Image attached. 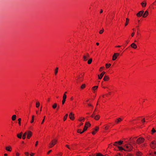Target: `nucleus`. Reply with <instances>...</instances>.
<instances>
[{"label":"nucleus","mask_w":156,"mask_h":156,"mask_svg":"<svg viewBox=\"0 0 156 156\" xmlns=\"http://www.w3.org/2000/svg\"><path fill=\"white\" fill-rule=\"evenodd\" d=\"M118 148L120 151L124 150L125 151L129 152L133 150V147L130 144H125L123 147H119Z\"/></svg>","instance_id":"nucleus-1"},{"label":"nucleus","mask_w":156,"mask_h":156,"mask_svg":"<svg viewBox=\"0 0 156 156\" xmlns=\"http://www.w3.org/2000/svg\"><path fill=\"white\" fill-rule=\"evenodd\" d=\"M144 139L142 137H140L138 138L136 140V143L138 144H140L144 142Z\"/></svg>","instance_id":"nucleus-2"},{"label":"nucleus","mask_w":156,"mask_h":156,"mask_svg":"<svg viewBox=\"0 0 156 156\" xmlns=\"http://www.w3.org/2000/svg\"><path fill=\"white\" fill-rule=\"evenodd\" d=\"M90 126L91 124L89 122H86L83 129V132H84L86 131L87 129L88 128L90 127Z\"/></svg>","instance_id":"nucleus-3"},{"label":"nucleus","mask_w":156,"mask_h":156,"mask_svg":"<svg viewBox=\"0 0 156 156\" xmlns=\"http://www.w3.org/2000/svg\"><path fill=\"white\" fill-rule=\"evenodd\" d=\"M151 147L152 149L156 148V140H154L151 141L150 144Z\"/></svg>","instance_id":"nucleus-4"},{"label":"nucleus","mask_w":156,"mask_h":156,"mask_svg":"<svg viewBox=\"0 0 156 156\" xmlns=\"http://www.w3.org/2000/svg\"><path fill=\"white\" fill-rule=\"evenodd\" d=\"M119 54L118 53H114L112 56V60L114 61L116 60L117 57L119 55Z\"/></svg>","instance_id":"nucleus-5"},{"label":"nucleus","mask_w":156,"mask_h":156,"mask_svg":"<svg viewBox=\"0 0 156 156\" xmlns=\"http://www.w3.org/2000/svg\"><path fill=\"white\" fill-rule=\"evenodd\" d=\"M85 119L83 117H80L79 118V122H80L81 123L79 124L80 126L82 125L83 124L82 122H84Z\"/></svg>","instance_id":"nucleus-6"},{"label":"nucleus","mask_w":156,"mask_h":156,"mask_svg":"<svg viewBox=\"0 0 156 156\" xmlns=\"http://www.w3.org/2000/svg\"><path fill=\"white\" fill-rule=\"evenodd\" d=\"M89 58V55L87 53L86 55H84L83 57V59L84 61H87Z\"/></svg>","instance_id":"nucleus-7"},{"label":"nucleus","mask_w":156,"mask_h":156,"mask_svg":"<svg viewBox=\"0 0 156 156\" xmlns=\"http://www.w3.org/2000/svg\"><path fill=\"white\" fill-rule=\"evenodd\" d=\"M99 127L98 126H96L95 128H94L92 132V134L94 135L95 134L97 131L99 129Z\"/></svg>","instance_id":"nucleus-8"},{"label":"nucleus","mask_w":156,"mask_h":156,"mask_svg":"<svg viewBox=\"0 0 156 156\" xmlns=\"http://www.w3.org/2000/svg\"><path fill=\"white\" fill-rule=\"evenodd\" d=\"M123 142V141L121 140H120L119 141H116L114 143L113 145L114 146H117V145H120L122 144Z\"/></svg>","instance_id":"nucleus-9"},{"label":"nucleus","mask_w":156,"mask_h":156,"mask_svg":"<svg viewBox=\"0 0 156 156\" xmlns=\"http://www.w3.org/2000/svg\"><path fill=\"white\" fill-rule=\"evenodd\" d=\"M105 73L104 71H103L100 74L98 75V78L99 79H101L103 77Z\"/></svg>","instance_id":"nucleus-10"},{"label":"nucleus","mask_w":156,"mask_h":156,"mask_svg":"<svg viewBox=\"0 0 156 156\" xmlns=\"http://www.w3.org/2000/svg\"><path fill=\"white\" fill-rule=\"evenodd\" d=\"M144 12V11L143 10L140 11L136 14V16L138 17H140L142 16H143Z\"/></svg>","instance_id":"nucleus-11"},{"label":"nucleus","mask_w":156,"mask_h":156,"mask_svg":"<svg viewBox=\"0 0 156 156\" xmlns=\"http://www.w3.org/2000/svg\"><path fill=\"white\" fill-rule=\"evenodd\" d=\"M122 120V119L121 118H119L115 120V122L116 124H117L119 123V122H121Z\"/></svg>","instance_id":"nucleus-12"},{"label":"nucleus","mask_w":156,"mask_h":156,"mask_svg":"<svg viewBox=\"0 0 156 156\" xmlns=\"http://www.w3.org/2000/svg\"><path fill=\"white\" fill-rule=\"evenodd\" d=\"M27 137L28 139H30L32 135V133L30 131H28L27 133Z\"/></svg>","instance_id":"nucleus-13"},{"label":"nucleus","mask_w":156,"mask_h":156,"mask_svg":"<svg viewBox=\"0 0 156 156\" xmlns=\"http://www.w3.org/2000/svg\"><path fill=\"white\" fill-rule=\"evenodd\" d=\"M66 95L65 94H64L63 97V100L62 101V104L63 105L66 99Z\"/></svg>","instance_id":"nucleus-14"},{"label":"nucleus","mask_w":156,"mask_h":156,"mask_svg":"<svg viewBox=\"0 0 156 156\" xmlns=\"http://www.w3.org/2000/svg\"><path fill=\"white\" fill-rule=\"evenodd\" d=\"M89 101V100H88L86 101V103H85L86 104H87V105L89 107L92 108V109L93 108V105H91L90 103L88 102V101Z\"/></svg>","instance_id":"nucleus-15"},{"label":"nucleus","mask_w":156,"mask_h":156,"mask_svg":"<svg viewBox=\"0 0 156 156\" xmlns=\"http://www.w3.org/2000/svg\"><path fill=\"white\" fill-rule=\"evenodd\" d=\"M136 156H141L142 154L140 151H137L136 153Z\"/></svg>","instance_id":"nucleus-16"},{"label":"nucleus","mask_w":156,"mask_h":156,"mask_svg":"<svg viewBox=\"0 0 156 156\" xmlns=\"http://www.w3.org/2000/svg\"><path fill=\"white\" fill-rule=\"evenodd\" d=\"M149 156H156V151H154V152H150Z\"/></svg>","instance_id":"nucleus-17"},{"label":"nucleus","mask_w":156,"mask_h":156,"mask_svg":"<svg viewBox=\"0 0 156 156\" xmlns=\"http://www.w3.org/2000/svg\"><path fill=\"white\" fill-rule=\"evenodd\" d=\"M148 14V11L147 10L144 13V14H143V17L144 18L146 17V16H147Z\"/></svg>","instance_id":"nucleus-18"},{"label":"nucleus","mask_w":156,"mask_h":156,"mask_svg":"<svg viewBox=\"0 0 156 156\" xmlns=\"http://www.w3.org/2000/svg\"><path fill=\"white\" fill-rule=\"evenodd\" d=\"M109 79V77H108V76H105L104 78V79H103V80H104V81H108Z\"/></svg>","instance_id":"nucleus-19"},{"label":"nucleus","mask_w":156,"mask_h":156,"mask_svg":"<svg viewBox=\"0 0 156 156\" xmlns=\"http://www.w3.org/2000/svg\"><path fill=\"white\" fill-rule=\"evenodd\" d=\"M5 149L8 151H11L12 150V148L10 146H9L6 147Z\"/></svg>","instance_id":"nucleus-20"},{"label":"nucleus","mask_w":156,"mask_h":156,"mask_svg":"<svg viewBox=\"0 0 156 156\" xmlns=\"http://www.w3.org/2000/svg\"><path fill=\"white\" fill-rule=\"evenodd\" d=\"M131 47L134 49H136L137 48V46L136 44L134 43L132 44L131 45Z\"/></svg>","instance_id":"nucleus-21"},{"label":"nucleus","mask_w":156,"mask_h":156,"mask_svg":"<svg viewBox=\"0 0 156 156\" xmlns=\"http://www.w3.org/2000/svg\"><path fill=\"white\" fill-rule=\"evenodd\" d=\"M55 145V144H53V141L52 140L51 142L49 144V147H50L51 148Z\"/></svg>","instance_id":"nucleus-22"},{"label":"nucleus","mask_w":156,"mask_h":156,"mask_svg":"<svg viewBox=\"0 0 156 156\" xmlns=\"http://www.w3.org/2000/svg\"><path fill=\"white\" fill-rule=\"evenodd\" d=\"M23 134V133L22 132H21L20 134H18L17 135V137L20 138L21 139L22 137V135Z\"/></svg>","instance_id":"nucleus-23"},{"label":"nucleus","mask_w":156,"mask_h":156,"mask_svg":"<svg viewBox=\"0 0 156 156\" xmlns=\"http://www.w3.org/2000/svg\"><path fill=\"white\" fill-rule=\"evenodd\" d=\"M100 118V116L99 115H97L95 116L94 119L95 120H98Z\"/></svg>","instance_id":"nucleus-24"},{"label":"nucleus","mask_w":156,"mask_h":156,"mask_svg":"<svg viewBox=\"0 0 156 156\" xmlns=\"http://www.w3.org/2000/svg\"><path fill=\"white\" fill-rule=\"evenodd\" d=\"M110 127V126L108 125H105V129L106 130H108L109 127Z\"/></svg>","instance_id":"nucleus-25"},{"label":"nucleus","mask_w":156,"mask_h":156,"mask_svg":"<svg viewBox=\"0 0 156 156\" xmlns=\"http://www.w3.org/2000/svg\"><path fill=\"white\" fill-rule=\"evenodd\" d=\"M84 73H81L79 75V78H82L84 75Z\"/></svg>","instance_id":"nucleus-26"},{"label":"nucleus","mask_w":156,"mask_h":156,"mask_svg":"<svg viewBox=\"0 0 156 156\" xmlns=\"http://www.w3.org/2000/svg\"><path fill=\"white\" fill-rule=\"evenodd\" d=\"M98 87V86H94L92 88V89L93 90H95L97 89Z\"/></svg>","instance_id":"nucleus-27"},{"label":"nucleus","mask_w":156,"mask_h":156,"mask_svg":"<svg viewBox=\"0 0 156 156\" xmlns=\"http://www.w3.org/2000/svg\"><path fill=\"white\" fill-rule=\"evenodd\" d=\"M57 106V104L56 103H54L53 105L52 106V107L53 109L55 108Z\"/></svg>","instance_id":"nucleus-28"},{"label":"nucleus","mask_w":156,"mask_h":156,"mask_svg":"<svg viewBox=\"0 0 156 156\" xmlns=\"http://www.w3.org/2000/svg\"><path fill=\"white\" fill-rule=\"evenodd\" d=\"M16 118V115H13L12 116V120L13 121L15 120Z\"/></svg>","instance_id":"nucleus-29"},{"label":"nucleus","mask_w":156,"mask_h":156,"mask_svg":"<svg viewBox=\"0 0 156 156\" xmlns=\"http://www.w3.org/2000/svg\"><path fill=\"white\" fill-rule=\"evenodd\" d=\"M92 61V59L91 58L89 59L87 61L88 64H90L91 63Z\"/></svg>","instance_id":"nucleus-30"},{"label":"nucleus","mask_w":156,"mask_h":156,"mask_svg":"<svg viewBox=\"0 0 156 156\" xmlns=\"http://www.w3.org/2000/svg\"><path fill=\"white\" fill-rule=\"evenodd\" d=\"M27 134V132H26L23 135V139H25L26 138V135Z\"/></svg>","instance_id":"nucleus-31"},{"label":"nucleus","mask_w":156,"mask_h":156,"mask_svg":"<svg viewBox=\"0 0 156 156\" xmlns=\"http://www.w3.org/2000/svg\"><path fill=\"white\" fill-rule=\"evenodd\" d=\"M111 64L110 63L106 64L105 65L106 67V68H108L111 66Z\"/></svg>","instance_id":"nucleus-32"},{"label":"nucleus","mask_w":156,"mask_h":156,"mask_svg":"<svg viewBox=\"0 0 156 156\" xmlns=\"http://www.w3.org/2000/svg\"><path fill=\"white\" fill-rule=\"evenodd\" d=\"M126 23L125 24V26H126L128 25L129 20L128 18H127L126 19Z\"/></svg>","instance_id":"nucleus-33"},{"label":"nucleus","mask_w":156,"mask_h":156,"mask_svg":"<svg viewBox=\"0 0 156 156\" xmlns=\"http://www.w3.org/2000/svg\"><path fill=\"white\" fill-rule=\"evenodd\" d=\"M86 87V85L85 84H83L81 86L80 88L82 89H83L84 88H85Z\"/></svg>","instance_id":"nucleus-34"},{"label":"nucleus","mask_w":156,"mask_h":156,"mask_svg":"<svg viewBox=\"0 0 156 156\" xmlns=\"http://www.w3.org/2000/svg\"><path fill=\"white\" fill-rule=\"evenodd\" d=\"M141 122L143 123H144V122H147V119H145V118H144L141 120Z\"/></svg>","instance_id":"nucleus-35"},{"label":"nucleus","mask_w":156,"mask_h":156,"mask_svg":"<svg viewBox=\"0 0 156 156\" xmlns=\"http://www.w3.org/2000/svg\"><path fill=\"white\" fill-rule=\"evenodd\" d=\"M142 7H145L146 5V2H142L141 4Z\"/></svg>","instance_id":"nucleus-36"},{"label":"nucleus","mask_w":156,"mask_h":156,"mask_svg":"<svg viewBox=\"0 0 156 156\" xmlns=\"http://www.w3.org/2000/svg\"><path fill=\"white\" fill-rule=\"evenodd\" d=\"M58 67H57L56 69H55V75H56L58 71Z\"/></svg>","instance_id":"nucleus-37"},{"label":"nucleus","mask_w":156,"mask_h":156,"mask_svg":"<svg viewBox=\"0 0 156 156\" xmlns=\"http://www.w3.org/2000/svg\"><path fill=\"white\" fill-rule=\"evenodd\" d=\"M68 114H67L64 116V119H63L64 121H65L66 120V119L67 118V117L68 116Z\"/></svg>","instance_id":"nucleus-38"},{"label":"nucleus","mask_w":156,"mask_h":156,"mask_svg":"<svg viewBox=\"0 0 156 156\" xmlns=\"http://www.w3.org/2000/svg\"><path fill=\"white\" fill-rule=\"evenodd\" d=\"M104 31V29L103 28H102L101 30H100L99 31V33L100 34H102L103 32Z\"/></svg>","instance_id":"nucleus-39"},{"label":"nucleus","mask_w":156,"mask_h":156,"mask_svg":"<svg viewBox=\"0 0 156 156\" xmlns=\"http://www.w3.org/2000/svg\"><path fill=\"white\" fill-rule=\"evenodd\" d=\"M104 67H101L99 69V71L100 72L102 71L104 69Z\"/></svg>","instance_id":"nucleus-40"},{"label":"nucleus","mask_w":156,"mask_h":156,"mask_svg":"<svg viewBox=\"0 0 156 156\" xmlns=\"http://www.w3.org/2000/svg\"><path fill=\"white\" fill-rule=\"evenodd\" d=\"M156 132V131L154 128H153L151 130L152 134H153Z\"/></svg>","instance_id":"nucleus-41"},{"label":"nucleus","mask_w":156,"mask_h":156,"mask_svg":"<svg viewBox=\"0 0 156 156\" xmlns=\"http://www.w3.org/2000/svg\"><path fill=\"white\" fill-rule=\"evenodd\" d=\"M18 123L20 125H21V119L20 118H19L18 119Z\"/></svg>","instance_id":"nucleus-42"},{"label":"nucleus","mask_w":156,"mask_h":156,"mask_svg":"<svg viewBox=\"0 0 156 156\" xmlns=\"http://www.w3.org/2000/svg\"><path fill=\"white\" fill-rule=\"evenodd\" d=\"M34 116L32 115V120L31 121V123H32L34 121Z\"/></svg>","instance_id":"nucleus-43"},{"label":"nucleus","mask_w":156,"mask_h":156,"mask_svg":"<svg viewBox=\"0 0 156 156\" xmlns=\"http://www.w3.org/2000/svg\"><path fill=\"white\" fill-rule=\"evenodd\" d=\"M40 105L39 103V102H37L36 104V107L37 108H38Z\"/></svg>","instance_id":"nucleus-44"},{"label":"nucleus","mask_w":156,"mask_h":156,"mask_svg":"<svg viewBox=\"0 0 156 156\" xmlns=\"http://www.w3.org/2000/svg\"><path fill=\"white\" fill-rule=\"evenodd\" d=\"M84 132H83V130L82 131V129H79V133H80L81 134L83 133Z\"/></svg>","instance_id":"nucleus-45"},{"label":"nucleus","mask_w":156,"mask_h":156,"mask_svg":"<svg viewBox=\"0 0 156 156\" xmlns=\"http://www.w3.org/2000/svg\"><path fill=\"white\" fill-rule=\"evenodd\" d=\"M70 119L71 120H73L74 119V115H71L70 117H69Z\"/></svg>","instance_id":"nucleus-46"},{"label":"nucleus","mask_w":156,"mask_h":156,"mask_svg":"<svg viewBox=\"0 0 156 156\" xmlns=\"http://www.w3.org/2000/svg\"><path fill=\"white\" fill-rule=\"evenodd\" d=\"M126 156H133V155L129 153L127 154Z\"/></svg>","instance_id":"nucleus-47"},{"label":"nucleus","mask_w":156,"mask_h":156,"mask_svg":"<svg viewBox=\"0 0 156 156\" xmlns=\"http://www.w3.org/2000/svg\"><path fill=\"white\" fill-rule=\"evenodd\" d=\"M96 156H104V155H103L102 154L100 153H98L97 154Z\"/></svg>","instance_id":"nucleus-48"},{"label":"nucleus","mask_w":156,"mask_h":156,"mask_svg":"<svg viewBox=\"0 0 156 156\" xmlns=\"http://www.w3.org/2000/svg\"><path fill=\"white\" fill-rule=\"evenodd\" d=\"M146 146V144H144L141 145L140 147H144Z\"/></svg>","instance_id":"nucleus-49"},{"label":"nucleus","mask_w":156,"mask_h":156,"mask_svg":"<svg viewBox=\"0 0 156 156\" xmlns=\"http://www.w3.org/2000/svg\"><path fill=\"white\" fill-rule=\"evenodd\" d=\"M115 156H122L121 155L120 153H117L116 155H115Z\"/></svg>","instance_id":"nucleus-50"},{"label":"nucleus","mask_w":156,"mask_h":156,"mask_svg":"<svg viewBox=\"0 0 156 156\" xmlns=\"http://www.w3.org/2000/svg\"><path fill=\"white\" fill-rule=\"evenodd\" d=\"M24 154L26 155L27 156H28L29 155V153L28 152H25Z\"/></svg>","instance_id":"nucleus-51"},{"label":"nucleus","mask_w":156,"mask_h":156,"mask_svg":"<svg viewBox=\"0 0 156 156\" xmlns=\"http://www.w3.org/2000/svg\"><path fill=\"white\" fill-rule=\"evenodd\" d=\"M53 141V144H55L56 143L57 140H52Z\"/></svg>","instance_id":"nucleus-52"},{"label":"nucleus","mask_w":156,"mask_h":156,"mask_svg":"<svg viewBox=\"0 0 156 156\" xmlns=\"http://www.w3.org/2000/svg\"><path fill=\"white\" fill-rule=\"evenodd\" d=\"M74 114H73L72 112H71L69 115V117H70L71 115H73Z\"/></svg>","instance_id":"nucleus-53"},{"label":"nucleus","mask_w":156,"mask_h":156,"mask_svg":"<svg viewBox=\"0 0 156 156\" xmlns=\"http://www.w3.org/2000/svg\"><path fill=\"white\" fill-rule=\"evenodd\" d=\"M38 144V141H37L36 142L35 146H37V145Z\"/></svg>","instance_id":"nucleus-54"},{"label":"nucleus","mask_w":156,"mask_h":156,"mask_svg":"<svg viewBox=\"0 0 156 156\" xmlns=\"http://www.w3.org/2000/svg\"><path fill=\"white\" fill-rule=\"evenodd\" d=\"M66 146L67 148H68L69 149H71L69 147V146H68V145H66Z\"/></svg>","instance_id":"nucleus-55"},{"label":"nucleus","mask_w":156,"mask_h":156,"mask_svg":"<svg viewBox=\"0 0 156 156\" xmlns=\"http://www.w3.org/2000/svg\"><path fill=\"white\" fill-rule=\"evenodd\" d=\"M134 35V32L132 34H131V36H132V37H133V36Z\"/></svg>","instance_id":"nucleus-56"},{"label":"nucleus","mask_w":156,"mask_h":156,"mask_svg":"<svg viewBox=\"0 0 156 156\" xmlns=\"http://www.w3.org/2000/svg\"><path fill=\"white\" fill-rule=\"evenodd\" d=\"M121 46H120V45H118V46H115V47L116 48H120L121 47Z\"/></svg>","instance_id":"nucleus-57"},{"label":"nucleus","mask_w":156,"mask_h":156,"mask_svg":"<svg viewBox=\"0 0 156 156\" xmlns=\"http://www.w3.org/2000/svg\"><path fill=\"white\" fill-rule=\"evenodd\" d=\"M91 117H92V118H94V114H92L91 115Z\"/></svg>","instance_id":"nucleus-58"},{"label":"nucleus","mask_w":156,"mask_h":156,"mask_svg":"<svg viewBox=\"0 0 156 156\" xmlns=\"http://www.w3.org/2000/svg\"><path fill=\"white\" fill-rule=\"evenodd\" d=\"M19 154L17 152L16 153V156H19Z\"/></svg>","instance_id":"nucleus-59"},{"label":"nucleus","mask_w":156,"mask_h":156,"mask_svg":"<svg viewBox=\"0 0 156 156\" xmlns=\"http://www.w3.org/2000/svg\"><path fill=\"white\" fill-rule=\"evenodd\" d=\"M34 153H31L30 154V155L31 156H33V155H34Z\"/></svg>","instance_id":"nucleus-60"},{"label":"nucleus","mask_w":156,"mask_h":156,"mask_svg":"<svg viewBox=\"0 0 156 156\" xmlns=\"http://www.w3.org/2000/svg\"><path fill=\"white\" fill-rule=\"evenodd\" d=\"M102 12H103V10H102V9H101V10H100V13H102Z\"/></svg>","instance_id":"nucleus-61"},{"label":"nucleus","mask_w":156,"mask_h":156,"mask_svg":"<svg viewBox=\"0 0 156 156\" xmlns=\"http://www.w3.org/2000/svg\"><path fill=\"white\" fill-rule=\"evenodd\" d=\"M51 151V150H50L48 151V154H49V153H50Z\"/></svg>","instance_id":"nucleus-62"},{"label":"nucleus","mask_w":156,"mask_h":156,"mask_svg":"<svg viewBox=\"0 0 156 156\" xmlns=\"http://www.w3.org/2000/svg\"><path fill=\"white\" fill-rule=\"evenodd\" d=\"M44 119H43V120H42V122H41V124H42L43 123V122H44Z\"/></svg>","instance_id":"nucleus-63"},{"label":"nucleus","mask_w":156,"mask_h":156,"mask_svg":"<svg viewBox=\"0 0 156 156\" xmlns=\"http://www.w3.org/2000/svg\"><path fill=\"white\" fill-rule=\"evenodd\" d=\"M139 29H137V34H139Z\"/></svg>","instance_id":"nucleus-64"}]
</instances>
